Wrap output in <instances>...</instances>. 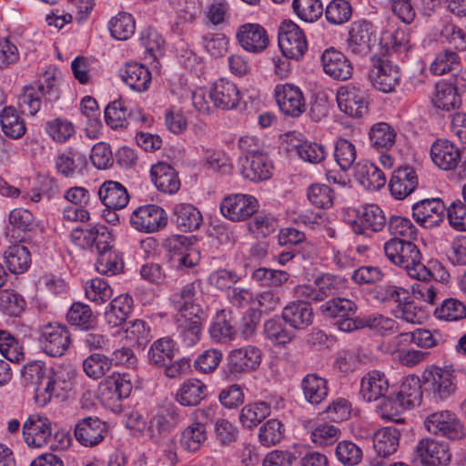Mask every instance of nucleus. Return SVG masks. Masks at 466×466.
Listing matches in <instances>:
<instances>
[{
  "label": "nucleus",
  "mask_w": 466,
  "mask_h": 466,
  "mask_svg": "<svg viewBox=\"0 0 466 466\" xmlns=\"http://www.w3.org/2000/svg\"><path fill=\"white\" fill-rule=\"evenodd\" d=\"M384 253L392 264L404 268L411 278L424 280L432 277L421 263V254L411 240L394 237L385 242Z\"/></svg>",
  "instance_id": "nucleus-1"
},
{
  "label": "nucleus",
  "mask_w": 466,
  "mask_h": 466,
  "mask_svg": "<svg viewBox=\"0 0 466 466\" xmlns=\"http://www.w3.org/2000/svg\"><path fill=\"white\" fill-rule=\"evenodd\" d=\"M46 369L38 362L31 363L25 368V376L36 385L35 401L46 405L53 397L64 398L71 389V382L63 378L59 372L52 376L46 374Z\"/></svg>",
  "instance_id": "nucleus-2"
},
{
  "label": "nucleus",
  "mask_w": 466,
  "mask_h": 466,
  "mask_svg": "<svg viewBox=\"0 0 466 466\" xmlns=\"http://www.w3.org/2000/svg\"><path fill=\"white\" fill-rule=\"evenodd\" d=\"M23 437L32 448L48 447L56 450L68 441L64 431L53 432L49 419L38 413L31 414L24 422Z\"/></svg>",
  "instance_id": "nucleus-3"
},
{
  "label": "nucleus",
  "mask_w": 466,
  "mask_h": 466,
  "mask_svg": "<svg viewBox=\"0 0 466 466\" xmlns=\"http://www.w3.org/2000/svg\"><path fill=\"white\" fill-rule=\"evenodd\" d=\"M60 97L56 79L53 74L46 73L42 77L25 86L21 96V106L35 116L42 106L50 107Z\"/></svg>",
  "instance_id": "nucleus-4"
},
{
  "label": "nucleus",
  "mask_w": 466,
  "mask_h": 466,
  "mask_svg": "<svg viewBox=\"0 0 466 466\" xmlns=\"http://www.w3.org/2000/svg\"><path fill=\"white\" fill-rule=\"evenodd\" d=\"M261 362V351L255 346L231 350L228 356L225 375L229 380H238L243 374L256 370Z\"/></svg>",
  "instance_id": "nucleus-5"
},
{
  "label": "nucleus",
  "mask_w": 466,
  "mask_h": 466,
  "mask_svg": "<svg viewBox=\"0 0 466 466\" xmlns=\"http://www.w3.org/2000/svg\"><path fill=\"white\" fill-rule=\"evenodd\" d=\"M279 46L286 57L299 60L307 51L308 43L298 25L284 21L279 27Z\"/></svg>",
  "instance_id": "nucleus-6"
},
{
  "label": "nucleus",
  "mask_w": 466,
  "mask_h": 466,
  "mask_svg": "<svg viewBox=\"0 0 466 466\" xmlns=\"http://www.w3.org/2000/svg\"><path fill=\"white\" fill-rule=\"evenodd\" d=\"M337 103L339 110L352 118H361L369 111L367 92L360 86H340L337 91Z\"/></svg>",
  "instance_id": "nucleus-7"
},
{
  "label": "nucleus",
  "mask_w": 466,
  "mask_h": 466,
  "mask_svg": "<svg viewBox=\"0 0 466 466\" xmlns=\"http://www.w3.org/2000/svg\"><path fill=\"white\" fill-rule=\"evenodd\" d=\"M130 225L137 231L153 233L167 223L165 210L157 205H145L135 209L130 216Z\"/></svg>",
  "instance_id": "nucleus-8"
},
{
  "label": "nucleus",
  "mask_w": 466,
  "mask_h": 466,
  "mask_svg": "<svg viewBox=\"0 0 466 466\" xmlns=\"http://www.w3.org/2000/svg\"><path fill=\"white\" fill-rule=\"evenodd\" d=\"M38 343L46 354L51 357H60L69 348L70 333L66 326L49 324L42 328Z\"/></svg>",
  "instance_id": "nucleus-9"
},
{
  "label": "nucleus",
  "mask_w": 466,
  "mask_h": 466,
  "mask_svg": "<svg viewBox=\"0 0 466 466\" xmlns=\"http://www.w3.org/2000/svg\"><path fill=\"white\" fill-rule=\"evenodd\" d=\"M427 430L450 440H459L464 435L463 426L455 414L448 411L434 412L425 420Z\"/></svg>",
  "instance_id": "nucleus-10"
},
{
  "label": "nucleus",
  "mask_w": 466,
  "mask_h": 466,
  "mask_svg": "<svg viewBox=\"0 0 466 466\" xmlns=\"http://www.w3.org/2000/svg\"><path fill=\"white\" fill-rule=\"evenodd\" d=\"M258 208V200L250 195L234 194L223 198L220 204L222 215L232 220L241 221L251 217Z\"/></svg>",
  "instance_id": "nucleus-11"
},
{
  "label": "nucleus",
  "mask_w": 466,
  "mask_h": 466,
  "mask_svg": "<svg viewBox=\"0 0 466 466\" xmlns=\"http://www.w3.org/2000/svg\"><path fill=\"white\" fill-rule=\"evenodd\" d=\"M426 391L432 394L435 400H445L454 394L456 386L448 370L435 367L426 370L422 375Z\"/></svg>",
  "instance_id": "nucleus-12"
},
{
  "label": "nucleus",
  "mask_w": 466,
  "mask_h": 466,
  "mask_svg": "<svg viewBox=\"0 0 466 466\" xmlns=\"http://www.w3.org/2000/svg\"><path fill=\"white\" fill-rule=\"evenodd\" d=\"M107 432L106 424L98 417H86L77 420L74 434L76 441L85 447L101 443Z\"/></svg>",
  "instance_id": "nucleus-13"
},
{
  "label": "nucleus",
  "mask_w": 466,
  "mask_h": 466,
  "mask_svg": "<svg viewBox=\"0 0 466 466\" xmlns=\"http://www.w3.org/2000/svg\"><path fill=\"white\" fill-rule=\"evenodd\" d=\"M416 459L425 466H446L451 460L447 444L431 439L420 440L415 447Z\"/></svg>",
  "instance_id": "nucleus-14"
},
{
  "label": "nucleus",
  "mask_w": 466,
  "mask_h": 466,
  "mask_svg": "<svg viewBox=\"0 0 466 466\" xmlns=\"http://www.w3.org/2000/svg\"><path fill=\"white\" fill-rule=\"evenodd\" d=\"M319 309L324 316L337 319L335 325L339 330L344 332L347 331L342 329V322L362 320V318L355 317L358 309L357 304L346 298H332L322 304Z\"/></svg>",
  "instance_id": "nucleus-15"
},
{
  "label": "nucleus",
  "mask_w": 466,
  "mask_h": 466,
  "mask_svg": "<svg viewBox=\"0 0 466 466\" xmlns=\"http://www.w3.org/2000/svg\"><path fill=\"white\" fill-rule=\"evenodd\" d=\"M385 225L386 218L382 209L375 204H369L358 210L351 228L356 234L361 235L367 231L379 232Z\"/></svg>",
  "instance_id": "nucleus-16"
},
{
  "label": "nucleus",
  "mask_w": 466,
  "mask_h": 466,
  "mask_svg": "<svg viewBox=\"0 0 466 466\" xmlns=\"http://www.w3.org/2000/svg\"><path fill=\"white\" fill-rule=\"evenodd\" d=\"M375 76L373 86L384 93L395 90L400 80V68L389 58L388 56L378 57L374 61Z\"/></svg>",
  "instance_id": "nucleus-17"
},
{
  "label": "nucleus",
  "mask_w": 466,
  "mask_h": 466,
  "mask_svg": "<svg viewBox=\"0 0 466 466\" xmlns=\"http://www.w3.org/2000/svg\"><path fill=\"white\" fill-rule=\"evenodd\" d=\"M236 37L243 49L254 54L264 51L269 43L267 31L258 24L248 23L238 26Z\"/></svg>",
  "instance_id": "nucleus-18"
},
{
  "label": "nucleus",
  "mask_w": 466,
  "mask_h": 466,
  "mask_svg": "<svg viewBox=\"0 0 466 466\" xmlns=\"http://www.w3.org/2000/svg\"><path fill=\"white\" fill-rule=\"evenodd\" d=\"M188 314L182 313L177 318V330L182 342L187 347L196 345L201 337L204 311L201 308H194Z\"/></svg>",
  "instance_id": "nucleus-19"
},
{
  "label": "nucleus",
  "mask_w": 466,
  "mask_h": 466,
  "mask_svg": "<svg viewBox=\"0 0 466 466\" xmlns=\"http://www.w3.org/2000/svg\"><path fill=\"white\" fill-rule=\"evenodd\" d=\"M446 207L440 198H427L412 205V216L425 228H433L443 220Z\"/></svg>",
  "instance_id": "nucleus-20"
},
{
  "label": "nucleus",
  "mask_w": 466,
  "mask_h": 466,
  "mask_svg": "<svg viewBox=\"0 0 466 466\" xmlns=\"http://www.w3.org/2000/svg\"><path fill=\"white\" fill-rule=\"evenodd\" d=\"M372 25L368 21L354 22L347 40V51L355 56H366L375 41Z\"/></svg>",
  "instance_id": "nucleus-21"
},
{
  "label": "nucleus",
  "mask_w": 466,
  "mask_h": 466,
  "mask_svg": "<svg viewBox=\"0 0 466 466\" xmlns=\"http://www.w3.org/2000/svg\"><path fill=\"white\" fill-rule=\"evenodd\" d=\"M275 97L280 110L287 116H299L305 111L302 92L293 85L277 86Z\"/></svg>",
  "instance_id": "nucleus-22"
},
{
  "label": "nucleus",
  "mask_w": 466,
  "mask_h": 466,
  "mask_svg": "<svg viewBox=\"0 0 466 466\" xmlns=\"http://www.w3.org/2000/svg\"><path fill=\"white\" fill-rule=\"evenodd\" d=\"M208 97L213 102L215 107L230 110L238 105L240 92L233 82L220 78L214 83Z\"/></svg>",
  "instance_id": "nucleus-23"
},
{
  "label": "nucleus",
  "mask_w": 466,
  "mask_h": 466,
  "mask_svg": "<svg viewBox=\"0 0 466 466\" xmlns=\"http://www.w3.org/2000/svg\"><path fill=\"white\" fill-rule=\"evenodd\" d=\"M433 163L442 170H452L461 162V154L457 146L448 139H437L431 147Z\"/></svg>",
  "instance_id": "nucleus-24"
},
{
  "label": "nucleus",
  "mask_w": 466,
  "mask_h": 466,
  "mask_svg": "<svg viewBox=\"0 0 466 466\" xmlns=\"http://www.w3.org/2000/svg\"><path fill=\"white\" fill-rule=\"evenodd\" d=\"M324 72L337 80H347L352 76L353 67L350 60L341 52L326 49L321 56Z\"/></svg>",
  "instance_id": "nucleus-25"
},
{
  "label": "nucleus",
  "mask_w": 466,
  "mask_h": 466,
  "mask_svg": "<svg viewBox=\"0 0 466 466\" xmlns=\"http://www.w3.org/2000/svg\"><path fill=\"white\" fill-rule=\"evenodd\" d=\"M388 390L389 380L380 370H370L361 378L360 394L368 402L384 398Z\"/></svg>",
  "instance_id": "nucleus-26"
},
{
  "label": "nucleus",
  "mask_w": 466,
  "mask_h": 466,
  "mask_svg": "<svg viewBox=\"0 0 466 466\" xmlns=\"http://www.w3.org/2000/svg\"><path fill=\"white\" fill-rule=\"evenodd\" d=\"M241 174L250 181H261L271 177L272 165L261 151L240 157Z\"/></svg>",
  "instance_id": "nucleus-27"
},
{
  "label": "nucleus",
  "mask_w": 466,
  "mask_h": 466,
  "mask_svg": "<svg viewBox=\"0 0 466 466\" xmlns=\"http://www.w3.org/2000/svg\"><path fill=\"white\" fill-rule=\"evenodd\" d=\"M281 318L291 328L304 329L313 322V309L304 300L292 301L283 308Z\"/></svg>",
  "instance_id": "nucleus-28"
},
{
  "label": "nucleus",
  "mask_w": 466,
  "mask_h": 466,
  "mask_svg": "<svg viewBox=\"0 0 466 466\" xmlns=\"http://www.w3.org/2000/svg\"><path fill=\"white\" fill-rule=\"evenodd\" d=\"M418 186V177L411 167L396 169L390 180L389 187L396 199H403L411 194Z\"/></svg>",
  "instance_id": "nucleus-29"
},
{
  "label": "nucleus",
  "mask_w": 466,
  "mask_h": 466,
  "mask_svg": "<svg viewBox=\"0 0 466 466\" xmlns=\"http://www.w3.org/2000/svg\"><path fill=\"white\" fill-rule=\"evenodd\" d=\"M356 179L365 188L377 191L386 184V177L382 170L369 160H360L354 167Z\"/></svg>",
  "instance_id": "nucleus-30"
},
{
  "label": "nucleus",
  "mask_w": 466,
  "mask_h": 466,
  "mask_svg": "<svg viewBox=\"0 0 466 466\" xmlns=\"http://www.w3.org/2000/svg\"><path fill=\"white\" fill-rule=\"evenodd\" d=\"M150 175L156 187L163 193L172 195L180 187L177 173L167 163L159 162L152 166Z\"/></svg>",
  "instance_id": "nucleus-31"
},
{
  "label": "nucleus",
  "mask_w": 466,
  "mask_h": 466,
  "mask_svg": "<svg viewBox=\"0 0 466 466\" xmlns=\"http://www.w3.org/2000/svg\"><path fill=\"white\" fill-rule=\"evenodd\" d=\"M341 327L346 331H353L368 327L381 335L394 333L399 329L396 320L381 315L362 317V320H357L356 322L350 320L344 321Z\"/></svg>",
  "instance_id": "nucleus-32"
},
{
  "label": "nucleus",
  "mask_w": 466,
  "mask_h": 466,
  "mask_svg": "<svg viewBox=\"0 0 466 466\" xmlns=\"http://www.w3.org/2000/svg\"><path fill=\"white\" fill-rule=\"evenodd\" d=\"M98 196L107 209H122L129 201L127 190L116 181L104 182L98 190Z\"/></svg>",
  "instance_id": "nucleus-33"
},
{
  "label": "nucleus",
  "mask_w": 466,
  "mask_h": 466,
  "mask_svg": "<svg viewBox=\"0 0 466 466\" xmlns=\"http://www.w3.org/2000/svg\"><path fill=\"white\" fill-rule=\"evenodd\" d=\"M121 79L134 91H147L151 83V74L147 67L138 63H127L120 71Z\"/></svg>",
  "instance_id": "nucleus-34"
},
{
  "label": "nucleus",
  "mask_w": 466,
  "mask_h": 466,
  "mask_svg": "<svg viewBox=\"0 0 466 466\" xmlns=\"http://www.w3.org/2000/svg\"><path fill=\"white\" fill-rule=\"evenodd\" d=\"M301 390L306 401L319 405L328 397V381L317 373H309L301 380Z\"/></svg>",
  "instance_id": "nucleus-35"
},
{
  "label": "nucleus",
  "mask_w": 466,
  "mask_h": 466,
  "mask_svg": "<svg viewBox=\"0 0 466 466\" xmlns=\"http://www.w3.org/2000/svg\"><path fill=\"white\" fill-rule=\"evenodd\" d=\"M103 396L113 401L127 398L132 391V383L119 373L106 377L100 384Z\"/></svg>",
  "instance_id": "nucleus-36"
},
{
  "label": "nucleus",
  "mask_w": 466,
  "mask_h": 466,
  "mask_svg": "<svg viewBox=\"0 0 466 466\" xmlns=\"http://www.w3.org/2000/svg\"><path fill=\"white\" fill-rule=\"evenodd\" d=\"M133 309V299L126 294L115 298L105 311L106 322L113 327L126 323Z\"/></svg>",
  "instance_id": "nucleus-37"
},
{
  "label": "nucleus",
  "mask_w": 466,
  "mask_h": 466,
  "mask_svg": "<svg viewBox=\"0 0 466 466\" xmlns=\"http://www.w3.org/2000/svg\"><path fill=\"white\" fill-rule=\"evenodd\" d=\"M400 432L395 427H384L378 430L373 435V448L375 452L384 457L393 454L398 447Z\"/></svg>",
  "instance_id": "nucleus-38"
},
{
  "label": "nucleus",
  "mask_w": 466,
  "mask_h": 466,
  "mask_svg": "<svg viewBox=\"0 0 466 466\" xmlns=\"http://www.w3.org/2000/svg\"><path fill=\"white\" fill-rule=\"evenodd\" d=\"M208 332L211 339L217 342L227 343L232 340L236 336V329L230 313L224 309L218 312Z\"/></svg>",
  "instance_id": "nucleus-39"
},
{
  "label": "nucleus",
  "mask_w": 466,
  "mask_h": 466,
  "mask_svg": "<svg viewBox=\"0 0 466 466\" xmlns=\"http://www.w3.org/2000/svg\"><path fill=\"white\" fill-rule=\"evenodd\" d=\"M173 220L183 231H193L202 222L200 211L190 204H178L174 208Z\"/></svg>",
  "instance_id": "nucleus-40"
},
{
  "label": "nucleus",
  "mask_w": 466,
  "mask_h": 466,
  "mask_svg": "<svg viewBox=\"0 0 466 466\" xmlns=\"http://www.w3.org/2000/svg\"><path fill=\"white\" fill-rule=\"evenodd\" d=\"M7 268L14 274L24 273L31 264V254L23 245L10 246L4 254Z\"/></svg>",
  "instance_id": "nucleus-41"
},
{
  "label": "nucleus",
  "mask_w": 466,
  "mask_h": 466,
  "mask_svg": "<svg viewBox=\"0 0 466 466\" xmlns=\"http://www.w3.org/2000/svg\"><path fill=\"white\" fill-rule=\"evenodd\" d=\"M282 318L274 317L267 319L263 325V333L267 339L274 345H286L293 338V332L286 327Z\"/></svg>",
  "instance_id": "nucleus-42"
},
{
  "label": "nucleus",
  "mask_w": 466,
  "mask_h": 466,
  "mask_svg": "<svg viewBox=\"0 0 466 466\" xmlns=\"http://www.w3.org/2000/svg\"><path fill=\"white\" fill-rule=\"evenodd\" d=\"M432 102L436 107L450 111L458 108L461 100L452 85L447 84L446 80H443L437 83Z\"/></svg>",
  "instance_id": "nucleus-43"
},
{
  "label": "nucleus",
  "mask_w": 466,
  "mask_h": 466,
  "mask_svg": "<svg viewBox=\"0 0 466 466\" xmlns=\"http://www.w3.org/2000/svg\"><path fill=\"white\" fill-rule=\"evenodd\" d=\"M369 138L370 145L377 150H389L395 144L396 132L389 124L380 122L370 127Z\"/></svg>",
  "instance_id": "nucleus-44"
},
{
  "label": "nucleus",
  "mask_w": 466,
  "mask_h": 466,
  "mask_svg": "<svg viewBox=\"0 0 466 466\" xmlns=\"http://www.w3.org/2000/svg\"><path fill=\"white\" fill-rule=\"evenodd\" d=\"M175 354L174 341L169 338H161L156 340L148 350L149 362L155 366H166Z\"/></svg>",
  "instance_id": "nucleus-45"
},
{
  "label": "nucleus",
  "mask_w": 466,
  "mask_h": 466,
  "mask_svg": "<svg viewBox=\"0 0 466 466\" xmlns=\"http://www.w3.org/2000/svg\"><path fill=\"white\" fill-rule=\"evenodd\" d=\"M400 405L410 409L420 405L421 400V385L419 378H407L401 384L400 390L396 395Z\"/></svg>",
  "instance_id": "nucleus-46"
},
{
  "label": "nucleus",
  "mask_w": 466,
  "mask_h": 466,
  "mask_svg": "<svg viewBox=\"0 0 466 466\" xmlns=\"http://www.w3.org/2000/svg\"><path fill=\"white\" fill-rule=\"evenodd\" d=\"M67 321L81 329H89L96 326V319L88 305L75 302L66 315Z\"/></svg>",
  "instance_id": "nucleus-47"
},
{
  "label": "nucleus",
  "mask_w": 466,
  "mask_h": 466,
  "mask_svg": "<svg viewBox=\"0 0 466 466\" xmlns=\"http://www.w3.org/2000/svg\"><path fill=\"white\" fill-rule=\"evenodd\" d=\"M205 390L200 380H188L177 392V400L183 406H197L204 399Z\"/></svg>",
  "instance_id": "nucleus-48"
},
{
  "label": "nucleus",
  "mask_w": 466,
  "mask_h": 466,
  "mask_svg": "<svg viewBox=\"0 0 466 466\" xmlns=\"http://www.w3.org/2000/svg\"><path fill=\"white\" fill-rule=\"evenodd\" d=\"M1 113L0 123L6 137L15 139L25 135V125L14 107H5Z\"/></svg>",
  "instance_id": "nucleus-49"
},
{
  "label": "nucleus",
  "mask_w": 466,
  "mask_h": 466,
  "mask_svg": "<svg viewBox=\"0 0 466 466\" xmlns=\"http://www.w3.org/2000/svg\"><path fill=\"white\" fill-rule=\"evenodd\" d=\"M208 439L207 427L192 422L181 434L180 443L188 451H198Z\"/></svg>",
  "instance_id": "nucleus-50"
},
{
  "label": "nucleus",
  "mask_w": 466,
  "mask_h": 466,
  "mask_svg": "<svg viewBox=\"0 0 466 466\" xmlns=\"http://www.w3.org/2000/svg\"><path fill=\"white\" fill-rule=\"evenodd\" d=\"M270 414V406L264 401L246 405L240 412L239 420L245 428L252 429Z\"/></svg>",
  "instance_id": "nucleus-51"
},
{
  "label": "nucleus",
  "mask_w": 466,
  "mask_h": 466,
  "mask_svg": "<svg viewBox=\"0 0 466 466\" xmlns=\"http://www.w3.org/2000/svg\"><path fill=\"white\" fill-rule=\"evenodd\" d=\"M26 302L23 296L14 289L0 292V309L9 317H19L25 311Z\"/></svg>",
  "instance_id": "nucleus-52"
},
{
  "label": "nucleus",
  "mask_w": 466,
  "mask_h": 466,
  "mask_svg": "<svg viewBox=\"0 0 466 466\" xmlns=\"http://www.w3.org/2000/svg\"><path fill=\"white\" fill-rule=\"evenodd\" d=\"M136 25L132 15L126 12L118 13L109 22L111 35L117 40H127L133 35Z\"/></svg>",
  "instance_id": "nucleus-53"
},
{
  "label": "nucleus",
  "mask_w": 466,
  "mask_h": 466,
  "mask_svg": "<svg viewBox=\"0 0 466 466\" xmlns=\"http://www.w3.org/2000/svg\"><path fill=\"white\" fill-rule=\"evenodd\" d=\"M112 367L110 358L94 353L88 356L83 361V370L85 373L91 379L97 380L102 378Z\"/></svg>",
  "instance_id": "nucleus-54"
},
{
  "label": "nucleus",
  "mask_w": 466,
  "mask_h": 466,
  "mask_svg": "<svg viewBox=\"0 0 466 466\" xmlns=\"http://www.w3.org/2000/svg\"><path fill=\"white\" fill-rule=\"evenodd\" d=\"M357 157L356 147L350 140L339 138L336 141L334 157L341 170H349Z\"/></svg>",
  "instance_id": "nucleus-55"
},
{
  "label": "nucleus",
  "mask_w": 466,
  "mask_h": 466,
  "mask_svg": "<svg viewBox=\"0 0 466 466\" xmlns=\"http://www.w3.org/2000/svg\"><path fill=\"white\" fill-rule=\"evenodd\" d=\"M0 352L9 361L19 362L24 359L23 347L10 332L0 330Z\"/></svg>",
  "instance_id": "nucleus-56"
},
{
  "label": "nucleus",
  "mask_w": 466,
  "mask_h": 466,
  "mask_svg": "<svg viewBox=\"0 0 466 466\" xmlns=\"http://www.w3.org/2000/svg\"><path fill=\"white\" fill-rule=\"evenodd\" d=\"M438 319L455 321L466 318V306L457 299H447L435 309Z\"/></svg>",
  "instance_id": "nucleus-57"
},
{
  "label": "nucleus",
  "mask_w": 466,
  "mask_h": 466,
  "mask_svg": "<svg viewBox=\"0 0 466 466\" xmlns=\"http://www.w3.org/2000/svg\"><path fill=\"white\" fill-rule=\"evenodd\" d=\"M352 14L350 4L346 0H332L325 9L327 21L332 25H342L350 20Z\"/></svg>",
  "instance_id": "nucleus-58"
},
{
  "label": "nucleus",
  "mask_w": 466,
  "mask_h": 466,
  "mask_svg": "<svg viewBox=\"0 0 466 466\" xmlns=\"http://www.w3.org/2000/svg\"><path fill=\"white\" fill-rule=\"evenodd\" d=\"M292 6L296 15L305 22L317 21L323 14L320 0H293Z\"/></svg>",
  "instance_id": "nucleus-59"
},
{
  "label": "nucleus",
  "mask_w": 466,
  "mask_h": 466,
  "mask_svg": "<svg viewBox=\"0 0 466 466\" xmlns=\"http://www.w3.org/2000/svg\"><path fill=\"white\" fill-rule=\"evenodd\" d=\"M96 268L103 275H116L123 269L124 264L120 257L111 248L97 254Z\"/></svg>",
  "instance_id": "nucleus-60"
},
{
  "label": "nucleus",
  "mask_w": 466,
  "mask_h": 466,
  "mask_svg": "<svg viewBox=\"0 0 466 466\" xmlns=\"http://www.w3.org/2000/svg\"><path fill=\"white\" fill-rule=\"evenodd\" d=\"M86 298L96 303L101 304L111 299L113 290L109 284L103 279H93L85 286Z\"/></svg>",
  "instance_id": "nucleus-61"
},
{
  "label": "nucleus",
  "mask_w": 466,
  "mask_h": 466,
  "mask_svg": "<svg viewBox=\"0 0 466 466\" xmlns=\"http://www.w3.org/2000/svg\"><path fill=\"white\" fill-rule=\"evenodd\" d=\"M340 436V430L328 422L319 423L311 431V441L319 446H328L335 443Z\"/></svg>",
  "instance_id": "nucleus-62"
},
{
  "label": "nucleus",
  "mask_w": 466,
  "mask_h": 466,
  "mask_svg": "<svg viewBox=\"0 0 466 466\" xmlns=\"http://www.w3.org/2000/svg\"><path fill=\"white\" fill-rule=\"evenodd\" d=\"M9 224L12 227L13 237L15 233L31 232L35 227L33 214L24 208H15L10 212Z\"/></svg>",
  "instance_id": "nucleus-63"
},
{
  "label": "nucleus",
  "mask_w": 466,
  "mask_h": 466,
  "mask_svg": "<svg viewBox=\"0 0 466 466\" xmlns=\"http://www.w3.org/2000/svg\"><path fill=\"white\" fill-rule=\"evenodd\" d=\"M335 454L339 462L345 466H355L362 459V451L354 442L343 441L338 443Z\"/></svg>",
  "instance_id": "nucleus-64"
}]
</instances>
